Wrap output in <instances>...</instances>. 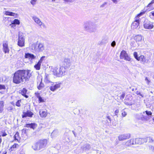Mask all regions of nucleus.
Segmentation results:
<instances>
[{
  "label": "nucleus",
  "instance_id": "obj_44",
  "mask_svg": "<svg viewBox=\"0 0 154 154\" xmlns=\"http://www.w3.org/2000/svg\"><path fill=\"white\" fill-rule=\"evenodd\" d=\"M106 119H108L109 121H108L107 120L108 123H110L111 122V119L110 116H106Z\"/></svg>",
  "mask_w": 154,
  "mask_h": 154
},
{
  "label": "nucleus",
  "instance_id": "obj_59",
  "mask_svg": "<svg viewBox=\"0 0 154 154\" xmlns=\"http://www.w3.org/2000/svg\"><path fill=\"white\" fill-rule=\"evenodd\" d=\"M152 4H153V3H152V2H151L150 3H149L148 4V5L147 6V7H150Z\"/></svg>",
  "mask_w": 154,
  "mask_h": 154
},
{
  "label": "nucleus",
  "instance_id": "obj_31",
  "mask_svg": "<svg viewBox=\"0 0 154 154\" xmlns=\"http://www.w3.org/2000/svg\"><path fill=\"white\" fill-rule=\"evenodd\" d=\"M4 102L3 101H0V113L2 112L4 110Z\"/></svg>",
  "mask_w": 154,
  "mask_h": 154
},
{
  "label": "nucleus",
  "instance_id": "obj_22",
  "mask_svg": "<svg viewBox=\"0 0 154 154\" xmlns=\"http://www.w3.org/2000/svg\"><path fill=\"white\" fill-rule=\"evenodd\" d=\"M91 148L90 145L88 143L84 144L81 147V149L83 150H89Z\"/></svg>",
  "mask_w": 154,
  "mask_h": 154
},
{
  "label": "nucleus",
  "instance_id": "obj_40",
  "mask_svg": "<svg viewBox=\"0 0 154 154\" xmlns=\"http://www.w3.org/2000/svg\"><path fill=\"white\" fill-rule=\"evenodd\" d=\"M127 115V112L125 111L122 110V117H125Z\"/></svg>",
  "mask_w": 154,
  "mask_h": 154
},
{
  "label": "nucleus",
  "instance_id": "obj_36",
  "mask_svg": "<svg viewBox=\"0 0 154 154\" xmlns=\"http://www.w3.org/2000/svg\"><path fill=\"white\" fill-rule=\"evenodd\" d=\"M18 146V144L17 143H14L13 146H12L10 148V150L12 151L14 150V148H16L17 146Z\"/></svg>",
  "mask_w": 154,
  "mask_h": 154
},
{
  "label": "nucleus",
  "instance_id": "obj_16",
  "mask_svg": "<svg viewBox=\"0 0 154 154\" xmlns=\"http://www.w3.org/2000/svg\"><path fill=\"white\" fill-rule=\"evenodd\" d=\"M3 48L4 52L5 53H8L9 49L8 48V44L7 42H4L3 43Z\"/></svg>",
  "mask_w": 154,
  "mask_h": 154
},
{
  "label": "nucleus",
  "instance_id": "obj_64",
  "mask_svg": "<svg viewBox=\"0 0 154 154\" xmlns=\"http://www.w3.org/2000/svg\"><path fill=\"white\" fill-rule=\"evenodd\" d=\"M140 92H139V91H137L136 92V93L138 95V94Z\"/></svg>",
  "mask_w": 154,
  "mask_h": 154
},
{
  "label": "nucleus",
  "instance_id": "obj_54",
  "mask_svg": "<svg viewBox=\"0 0 154 154\" xmlns=\"http://www.w3.org/2000/svg\"><path fill=\"white\" fill-rule=\"evenodd\" d=\"M145 81L146 82V83L148 85H149L150 82V81L149 80L147 77H146L145 79Z\"/></svg>",
  "mask_w": 154,
  "mask_h": 154
},
{
  "label": "nucleus",
  "instance_id": "obj_11",
  "mask_svg": "<svg viewBox=\"0 0 154 154\" xmlns=\"http://www.w3.org/2000/svg\"><path fill=\"white\" fill-rule=\"evenodd\" d=\"M32 19L34 20L35 22L40 26H42L43 28H46L45 24L43 23L39 18L36 17H32Z\"/></svg>",
  "mask_w": 154,
  "mask_h": 154
},
{
  "label": "nucleus",
  "instance_id": "obj_35",
  "mask_svg": "<svg viewBox=\"0 0 154 154\" xmlns=\"http://www.w3.org/2000/svg\"><path fill=\"white\" fill-rule=\"evenodd\" d=\"M149 116H144L143 115L142 117L141 118V119L143 120L147 121L149 119Z\"/></svg>",
  "mask_w": 154,
  "mask_h": 154
},
{
  "label": "nucleus",
  "instance_id": "obj_37",
  "mask_svg": "<svg viewBox=\"0 0 154 154\" xmlns=\"http://www.w3.org/2000/svg\"><path fill=\"white\" fill-rule=\"evenodd\" d=\"M147 139V141L148 140L149 142L150 143H153L154 140L151 137H146Z\"/></svg>",
  "mask_w": 154,
  "mask_h": 154
},
{
  "label": "nucleus",
  "instance_id": "obj_19",
  "mask_svg": "<svg viewBox=\"0 0 154 154\" xmlns=\"http://www.w3.org/2000/svg\"><path fill=\"white\" fill-rule=\"evenodd\" d=\"M25 126L34 129L37 126V124L35 123H32L29 124H26Z\"/></svg>",
  "mask_w": 154,
  "mask_h": 154
},
{
  "label": "nucleus",
  "instance_id": "obj_8",
  "mask_svg": "<svg viewBox=\"0 0 154 154\" xmlns=\"http://www.w3.org/2000/svg\"><path fill=\"white\" fill-rule=\"evenodd\" d=\"M144 28L146 29H151L154 27L153 23L151 22L148 20H145L143 24Z\"/></svg>",
  "mask_w": 154,
  "mask_h": 154
},
{
  "label": "nucleus",
  "instance_id": "obj_48",
  "mask_svg": "<svg viewBox=\"0 0 154 154\" xmlns=\"http://www.w3.org/2000/svg\"><path fill=\"white\" fill-rule=\"evenodd\" d=\"M130 45L132 47L135 46V41L131 42V43Z\"/></svg>",
  "mask_w": 154,
  "mask_h": 154
},
{
  "label": "nucleus",
  "instance_id": "obj_45",
  "mask_svg": "<svg viewBox=\"0 0 154 154\" xmlns=\"http://www.w3.org/2000/svg\"><path fill=\"white\" fill-rule=\"evenodd\" d=\"M45 58V56H44L42 57H41L40 60H39L38 62L41 64V63H42V61H43Z\"/></svg>",
  "mask_w": 154,
  "mask_h": 154
},
{
  "label": "nucleus",
  "instance_id": "obj_28",
  "mask_svg": "<svg viewBox=\"0 0 154 154\" xmlns=\"http://www.w3.org/2000/svg\"><path fill=\"white\" fill-rule=\"evenodd\" d=\"M142 36L141 35H138L134 37V39L136 42H140L142 39Z\"/></svg>",
  "mask_w": 154,
  "mask_h": 154
},
{
  "label": "nucleus",
  "instance_id": "obj_9",
  "mask_svg": "<svg viewBox=\"0 0 154 154\" xmlns=\"http://www.w3.org/2000/svg\"><path fill=\"white\" fill-rule=\"evenodd\" d=\"M131 137V134L129 133L120 135L118 138L119 141H123L129 139Z\"/></svg>",
  "mask_w": 154,
  "mask_h": 154
},
{
  "label": "nucleus",
  "instance_id": "obj_20",
  "mask_svg": "<svg viewBox=\"0 0 154 154\" xmlns=\"http://www.w3.org/2000/svg\"><path fill=\"white\" fill-rule=\"evenodd\" d=\"M108 38L107 36H103L101 41L99 44L100 45L105 44L108 42Z\"/></svg>",
  "mask_w": 154,
  "mask_h": 154
},
{
  "label": "nucleus",
  "instance_id": "obj_29",
  "mask_svg": "<svg viewBox=\"0 0 154 154\" xmlns=\"http://www.w3.org/2000/svg\"><path fill=\"white\" fill-rule=\"evenodd\" d=\"M58 133V131L57 130H55L53 131L51 134V135L52 137H55L57 136Z\"/></svg>",
  "mask_w": 154,
  "mask_h": 154
},
{
  "label": "nucleus",
  "instance_id": "obj_49",
  "mask_svg": "<svg viewBox=\"0 0 154 154\" xmlns=\"http://www.w3.org/2000/svg\"><path fill=\"white\" fill-rule=\"evenodd\" d=\"M149 149L152 150V151L154 152V147L152 146L151 145H149Z\"/></svg>",
  "mask_w": 154,
  "mask_h": 154
},
{
  "label": "nucleus",
  "instance_id": "obj_33",
  "mask_svg": "<svg viewBox=\"0 0 154 154\" xmlns=\"http://www.w3.org/2000/svg\"><path fill=\"white\" fill-rule=\"evenodd\" d=\"M19 138V133L18 132H17L14 136V140H17L18 141Z\"/></svg>",
  "mask_w": 154,
  "mask_h": 154
},
{
  "label": "nucleus",
  "instance_id": "obj_61",
  "mask_svg": "<svg viewBox=\"0 0 154 154\" xmlns=\"http://www.w3.org/2000/svg\"><path fill=\"white\" fill-rule=\"evenodd\" d=\"M10 26H11L12 27H13V28L15 26H14V23L12 24V22L11 23V24H10Z\"/></svg>",
  "mask_w": 154,
  "mask_h": 154
},
{
  "label": "nucleus",
  "instance_id": "obj_23",
  "mask_svg": "<svg viewBox=\"0 0 154 154\" xmlns=\"http://www.w3.org/2000/svg\"><path fill=\"white\" fill-rule=\"evenodd\" d=\"M27 90L25 88H23L20 92V93L26 98H27L28 97V96L26 95V93L27 92Z\"/></svg>",
  "mask_w": 154,
  "mask_h": 154
},
{
  "label": "nucleus",
  "instance_id": "obj_57",
  "mask_svg": "<svg viewBox=\"0 0 154 154\" xmlns=\"http://www.w3.org/2000/svg\"><path fill=\"white\" fill-rule=\"evenodd\" d=\"M65 2L70 3L72 2L74 0H63Z\"/></svg>",
  "mask_w": 154,
  "mask_h": 154
},
{
  "label": "nucleus",
  "instance_id": "obj_15",
  "mask_svg": "<svg viewBox=\"0 0 154 154\" xmlns=\"http://www.w3.org/2000/svg\"><path fill=\"white\" fill-rule=\"evenodd\" d=\"M137 144H141L147 141V139L146 138H137L136 139Z\"/></svg>",
  "mask_w": 154,
  "mask_h": 154
},
{
  "label": "nucleus",
  "instance_id": "obj_62",
  "mask_svg": "<svg viewBox=\"0 0 154 154\" xmlns=\"http://www.w3.org/2000/svg\"><path fill=\"white\" fill-rule=\"evenodd\" d=\"M2 142V138L1 137V136L0 135V147H1V143Z\"/></svg>",
  "mask_w": 154,
  "mask_h": 154
},
{
  "label": "nucleus",
  "instance_id": "obj_38",
  "mask_svg": "<svg viewBox=\"0 0 154 154\" xmlns=\"http://www.w3.org/2000/svg\"><path fill=\"white\" fill-rule=\"evenodd\" d=\"M134 56L135 58L137 60H139V57H138L137 53L136 52H134Z\"/></svg>",
  "mask_w": 154,
  "mask_h": 154
},
{
  "label": "nucleus",
  "instance_id": "obj_25",
  "mask_svg": "<svg viewBox=\"0 0 154 154\" xmlns=\"http://www.w3.org/2000/svg\"><path fill=\"white\" fill-rule=\"evenodd\" d=\"M128 54L126 53V52L125 51H121L120 54V59H123L126 57Z\"/></svg>",
  "mask_w": 154,
  "mask_h": 154
},
{
  "label": "nucleus",
  "instance_id": "obj_3",
  "mask_svg": "<svg viewBox=\"0 0 154 154\" xmlns=\"http://www.w3.org/2000/svg\"><path fill=\"white\" fill-rule=\"evenodd\" d=\"M31 48L32 50H34L35 51L40 52H42L44 50L45 46L43 43L39 42L38 44H32Z\"/></svg>",
  "mask_w": 154,
  "mask_h": 154
},
{
  "label": "nucleus",
  "instance_id": "obj_26",
  "mask_svg": "<svg viewBox=\"0 0 154 154\" xmlns=\"http://www.w3.org/2000/svg\"><path fill=\"white\" fill-rule=\"evenodd\" d=\"M45 81L47 83L51 82L50 75L48 74H45Z\"/></svg>",
  "mask_w": 154,
  "mask_h": 154
},
{
  "label": "nucleus",
  "instance_id": "obj_30",
  "mask_svg": "<svg viewBox=\"0 0 154 154\" xmlns=\"http://www.w3.org/2000/svg\"><path fill=\"white\" fill-rule=\"evenodd\" d=\"M5 14L7 15H9L13 16H15L16 15V14L15 13L13 12H9L8 11H6Z\"/></svg>",
  "mask_w": 154,
  "mask_h": 154
},
{
  "label": "nucleus",
  "instance_id": "obj_51",
  "mask_svg": "<svg viewBox=\"0 0 154 154\" xmlns=\"http://www.w3.org/2000/svg\"><path fill=\"white\" fill-rule=\"evenodd\" d=\"M116 45V42L115 41H113L111 43V46L114 47Z\"/></svg>",
  "mask_w": 154,
  "mask_h": 154
},
{
  "label": "nucleus",
  "instance_id": "obj_27",
  "mask_svg": "<svg viewBox=\"0 0 154 154\" xmlns=\"http://www.w3.org/2000/svg\"><path fill=\"white\" fill-rule=\"evenodd\" d=\"M40 81H39V82H40V83L38 86V88L39 90L42 89L44 87V84L42 83V79H40Z\"/></svg>",
  "mask_w": 154,
  "mask_h": 154
},
{
  "label": "nucleus",
  "instance_id": "obj_63",
  "mask_svg": "<svg viewBox=\"0 0 154 154\" xmlns=\"http://www.w3.org/2000/svg\"><path fill=\"white\" fill-rule=\"evenodd\" d=\"M139 95H140V96H141L142 97H143V95L140 93V92L138 94Z\"/></svg>",
  "mask_w": 154,
  "mask_h": 154
},
{
  "label": "nucleus",
  "instance_id": "obj_39",
  "mask_svg": "<svg viewBox=\"0 0 154 154\" xmlns=\"http://www.w3.org/2000/svg\"><path fill=\"white\" fill-rule=\"evenodd\" d=\"M145 112L146 113V114L147 116H151L152 115V112L150 111H146L145 112H144L143 113L144 114Z\"/></svg>",
  "mask_w": 154,
  "mask_h": 154
},
{
  "label": "nucleus",
  "instance_id": "obj_6",
  "mask_svg": "<svg viewBox=\"0 0 154 154\" xmlns=\"http://www.w3.org/2000/svg\"><path fill=\"white\" fill-rule=\"evenodd\" d=\"M25 38L24 35L21 32H19L18 40L17 44L19 46L22 47L24 46Z\"/></svg>",
  "mask_w": 154,
  "mask_h": 154
},
{
  "label": "nucleus",
  "instance_id": "obj_21",
  "mask_svg": "<svg viewBox=\"0 0 154 154\" xmlns=\"http://www.w3.org/2000/svg\"><path fill=\"white\" fill-rule=\"evenodd\" d=\"M35 95L36 97L38 99L39 103H40L45 102L44 98L41 97L39 93L35 92Z\"/></svg>",
  "mask_w": 154,
  "mask_h": 154
},
{
  "label": "nucleus",
  "instance_id": "obj_5",
  "mask_svg": "<svg viewBox=\"0 0 154 154\" xmlns=\"http://www.w3.org/2000/svg\"><path fill=\"white\" fill-rule=\"evenodd\" d=\"M84 27L87 31L90 32H94L96 30L95 24L91 22H86L85 24Z\"/></svg>",
  "mask_w": 154,
  "mask_h": 154
},
{
  "label": "nucleus",
  "instance_id": "obj_13",
  "mask_svg": "<svg viewBox=\"0 0 154 154\" xmlns=\"http://www.w3.org/2000/svg\"><path fill=\"white\" fill-rule=\"evenodd\" d=\"M34 114L30 111L29 110H27L26 112H23L22 117L23 118H25L27 117H32Z\"/></svg>",
  "mask_w": 154,
  "mask_h": 154
},
{
  "label": "nucleus",
  "instance_id": "obj_52",
  "mask_svg": "<svg viewBox=\"0 0 154 154\" xmlns=\"http://www.w3.org/2000/svg\"><path fill=\"white\" fill-rule=\"evenodd\" d=\"M2 133V137L6 136L7 135V134L5 132V131H2L1 132Z\"/></svg>",
  "mask_w": 154,
  "mask_h": 154
},
{
  "label": "nucleus",
  "instance_id": "obj_50",
  "mask_svg": "<svg viewBox=\"0 0 154 154\" xmlns=\"http://www.w3.org/2000/svg\"><path fill=\"white\" fill-rule=\"evenodd\" d=\"M7 109L8 111H11L13 109V107L12 106H9Z\"/></svg>",
  "mask_w": 154,
  "mask_h": 154
},
{
  "label": "nucleus",
  "instance_id": "obj_43",
  "mask_svg": "<svg viewBox=\"0 0 154 154\" xmlns=\"http://www.w3.org/2000/svg\"><path fill=\"white\" fill-rule=\"evenodd\" d=\"M21 102V100H19L17 101L16 103V105L20 107V103Z\"/></svg>",
  "mask_w": 154,
  "mask_h": 154
},
{
  "label": "nucleus",
  "instance_id": "obj_17",
  "mask_svg": "<svg viewBox=\"0 0 154 154\" xmlns=\"http://www.w3.org/2000/svg\"><path fill=\"white\" fill-rule=\"evenodd\" d=\"M61 85V84L60 83L56 84L54 85L50 86L49 88L51 91H54L57 89L60 88Z\"/></svg>",
  "mask_w": 154,
  "mask_h": 154
},
{
  "label": "nucleus",
  "instance_id": "obj_4",
  "mask_svg": "<svg viewBox=\"0 0 154 154\" xmlns=\"http://www.w3.org/2000/svg\"><path fill=\"white\" fill-rule=\"evenodd\" d=\"M65 72V70H64L63 67H61L60 66L59 68L57 67L54 68L53 71L54 75L58 77H61L63 75V74Z\"/></svg>",
  "mask_w": 154,
  "mask_h": 154
},
{
  "label": "nucleus",
  "instance_id": "obj_47",
  "mask_svg": "<svg viewBox=\"0 0 154 154\" xmlns=\"http://www.w3.org/2000/svg\"><path fill=\"white\" fill-rule=\"evenodd\" d=\"M125 104L128 106H131L133 104V103L132 102H128L126 101H125L124 102Z\"/></svg>",
  "mask_w": 154,
  "mask_h": 154
},
{
  "label": "nucleus",
  "instance_id": "obj_58",
  "mask_svg": "<svg viewBox=\"0 0 154 154\" xmlns=\"http://www.w3.org/2000/svg\"><path fill=\"white\" fill-rule=\"evenodd\" d=\"M152 4H153V3H152V2H151L150 3H149L148 4V5L147 6V7H150Z\"/></svg>",
  "mask_w": 154,
  "mask_h": 154
},
{
  "label": "nucleus",
  "instance_id": "obj_10",
  "mask_svg": "<svg viewBox=\"0 0 154 154\" xmlns=\"http://www.w3.org/2000/svg\"><path fill=\"white\" fill-rule=\"evenodd\" d=\"M70 60L68 59H65L64 61L62 62V66H60L63 67L65 70V69L69 68L70 66Z\"/></svg>",
  "mask_w": 154,
  "mask_h": 154
},
{
  "label": "nucleus",
  "instance_id": "obj_46",
  "mask_svg": "<svg viewBox=\"0 0 154 154\" xmlns=\"http://www.w3.org/2000/svg\"><path fill=\"white\" fill-rule=\"evenodd\" d=\"M6 87L4 85L0 84V90L2 89H5Z\"/></svg>",
  "mask_w": 154,
  "mask_h": 154
},
{
  "label": "nucleus",
  "instance_id": "obj_56",
  "mask_svg": "<svg viewBox=\"0 0 154 154\" xmlns=\"http://www.w3.org/2000/svg\"><path fill=\"white\" fill-rule=\"evenodd\" d=\"M119 112V110L118 109H116L114 112L115 115L117 116Z\"/></svg>",
  "mask_w": 154,
  "mask_h": 154
},
{
  "label": "nucleus",
  "instance_id": "obj_12",
  "mask_svg": "<svg viewBox=\"0 0 154 154\" xmlns=\"http://www.w3.org/2000/svg\"><path fill=\"white\" fill-rule=\"evenodd\" d=\"M24 57L26 58H28L30 60L31 62H32V61L36 58V56L34 55L33 54L29 53H25Z\"/></svg>",
  "mask_w": 154,
  "mask_h": 154
},
{
  "label": "nucleus",
  "instance_id": "obj_42",
  "mask_svg": "<svg viewBox=\"0 0 154 154\" xmlns=\"http://www.w3.org/2000/svg\"><path fill=\"white\" fill-rule=\"evenodd\" d=\"M37 0H31L30 3L33 5H34L36 4Z\"/></svg>",
  "mask_w": 154,
  "mask_h": 154
},
{
  "label": "nucleus",
  "instance_id": "obj_41",
  "mask_svg": "<svg viewBox=\"0 0 154 154\" xmlns=\"http://www.w3.org/2000/svg\"><path fill=\"white\" fill-rule=\"evenodd\" d=\"M124 59L128 61H131V59L130 58L128 55L126 56V57L124 58Z\"/></svg>",
  "mask_w": 154,
  "mask_h": 154
},
{
  "label": "nucleus",
  "instance_id": "obj_24",
  "mask_svg": "<svg viewBox=\"0 0 154 154\" xmlns=\"http://www.w3.org/2000/svg\"><path fill=\"white\" fill-rule=\"evenodd\" d=\"M47 113L46 111L40 110L39 114L41 117H45L47 115Z\"/></svg>",
  "mask_w": 154,
  "mask_h": 154
},
{
  "label": "nucleus",
  "instance_id": "obj_2",
  "mask_svg": "<svg viewBox=\"0 0 154 154\" xmlns=\"http://www.w3.org/2000/svg\"><path fill=\"white\" fill-rule=\"evenodd\" d=\"M47 143V140L46 139L40 140L32 146L33 149L35 150H39L44 148Z\"/></svg>",
  "mask_w": 154,
  "mask_h": 154
},
{
  "label": "nucleus",
  "instance_id": "obj_1",
  "mask_svg": "<svg viewBox=\"0 0 154 154\" xmlns=\"http://www.w3.org/2000/svg\"><path fill=\"white\" fill-rule=\"evenodd\" d=\"M30 76V71L29 70H19L14 73L13 82L16 84H19L25 82Z\"/></svg>",
  "mask_w": 154,
  "mask_h": 154
},
{
  "label": "nucleus",
  "instance_id": "obj_14",
  "mask_svg": "<svg viewBox=\"0 0 154 154\" xmlns=\"http://www.w3.org/2000/svg\"><path fill=\"white\" fill-rule=\"evenodd\" d=\"M139 58L138 61L140 60L141 63L143 64L148 63L149 60L148 58H146L143 55H140L139 57Z\"/></svg>",
  "mask_w": 154,
  "mask_h": 154
},
{
  "label": "nucleus",
  "instance_id": "obj_60",
  "mask_svg": "<svg viewBox=\"0 0 154 154\" xmlns=\"http://www.w3.org/2000/svg\"><path fill=\"white\" fill-rule=\"evenodd\" d=\"M151 14L153 16H154V11H152L150 13V15Z\"/></svg>",
  "mask_w": 154,
  "mask_h": 154
},
{
  "label": "nucleus",
  "instance_id": "obj_55",
  "mask_svg": "<svg viewBox=\"0 0 154 154\" xmlns=\"http://www.w3.org/2000/svg\"><path fill=\"white\" fill-rule=\"evenodd\" d=\"M107 2H105L102 5L100 6V8H103L107 4Z\"/></svg>",
  "mask_w": 154,
  "mask_h": 154
},
{
  "label": "nucleus",
  "instance_id": "obj_18",
  "mask_svg": "<svg viewBox=\"0 0 154 154\" xmlns=\"http://www.w3.org/2000/svg\"><path fill=\"white\" fill-rule=\"evenodd\" d=\"M137 144L136 139H131L128 140L125 143L126 146H128L131 145H133Z\"/></svg>",
  "mask_w": 154,
  "mask_h": 154
},
{
  "label": "nucleus",
  "instance_id": "obj_7",
  "mask_svg": "<svg viewBox=\"0 0 154 154\" xmlns=\"http://www.w3.org/2000/svg\"><path fill=\"white\" fill-rule=\"evenodd\" d=\"M143 12H140L135 17V20L131 24V26L133 29H136L138 27L140 23V20L138 18L143 14Z\"/></svg>",
  "mask_w": 154,
  "mask_h": 154
},
{
  "label": "nucleus",
  "instance_id": "obj_34",
  "mask_svg": "<svg viewBox=\"0 0 154 154\" xmlns=\"http://www.w3.org/2000/svg\"><path fill=\"white\" fill-rule=\"evenodd\" d=\"M20 21L18 19H15L12 22V24L14 23V26H15V24H19Z\"/></svg>",
  "mask_w": 154,
  "mask_h": 154
},
{
  "label": "nucleus",
  "instance_id": "obj_53",
  "mask_svg": "<svg viewBox=\"0 0 154 154\" xmlns=\"http://www.w3.org/2000/svg\"><path fill=\"white\" fill-rule=\"evenodd\" d=\"M125 96V93L122 94L120 97V99L121 100H122L123 99Z\"/></svg>",
  "mask_w": 154,
  "mask_h": 154
},
{
  "label": "nucleus",
  "instance_id": "obj_32",
  "mask_svg": "<svg viewBox=\"0 0 154 154\" xmlns=\"http://www.w3.org/2000/svg\"><path fill=\"white\" fill-rule=\"evenodd\" d=\"M41 64L38 62L34 66V67L37 70H39L40 69Z\"/></svg>",
  "mask_w": 154,
  "mask_h": 154
}]
</instances>
